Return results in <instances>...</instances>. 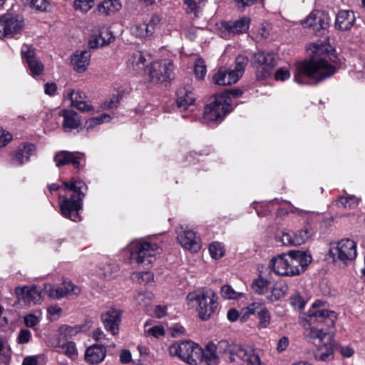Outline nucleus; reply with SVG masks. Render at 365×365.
<instances>
[{
	"label": "nucleus",
	"mask_w": 365,
	"mask_h": 365,
	"mask_svg": "<svg viewBox=\"0 0 365 365\" xmlns=\"http://www.w3.org/2000/svg\"><path fill=\"white\" fill-rule=\"evenodd\" d=\"M122 7L119 0H103L97 6V11L99 14L105 16L113 15Z\"/></svg>",
	"instance_id": "nucleus-30"
},
{
	"label": "nucleus",
	"mask_w": 365,
	"mask_h": 365,
	"mask_svg": "<svg viewBox=\"0 0 365 365\" xmlns=\"http://www.w3.org/2000/svg\"><path fill=\"white\" fill-rule=\"evenodd\" d=\"M173 65L168 60L153 63L148 68V75L154 83L165 81L173 73Z\"/></svg>",
	"instance_id": "nucleus-13"
},
{
	"label": "nucleus",
	"mask_w": 365,
	"mask_h": 365,
	"mask_svg": "<svg viewBox=\"0 0 365 365\" xmlns=\"http://www.w3.org/2000/svg\"><path fill=\"white\" fill-rule=\"evenodd\" d=\"M359 204V199L354 195L340 196L336 200V205L341 208H354Z\"/></svg>",
	"instance_id": "nucleus-36"
},
{
	"label": "nucleus",
	"mask_w": 365,
	"mask_h": 365,
	"mask_svg": "<svg viewBox=\"0 0 365 365\" xmlns=\"http://www.w3.org/2000/svg\"><path fill=\"white\" fill-rule=\"evenodd\" d=\"M312 256L302 251H289L274 257L271 260L273 272L281 276L300 274L311 263Z\"/></svg>",
	"instance_id": "nucleus-3"
},
{
	"label": "nucleus",
	"mask_w": 365,
	"mask_h": 365,
	"mask_svg": "<svg viewBox=\"0 0 365 365\" xmlns=\"http://www.w3.org/2000/svg\"><path fill=\"white\" fill-rule=\"evenodd\" d=\"M222 297L228 299H237L242 297L243 293L235 291L230 285H224L221 288Z\"/></svg>",
	"instance_id": "nucleus-42"
},
{
	"label": "nucleus",
	"mask_w": 365,
	"mask_h": 365,
	"mask_svg": "<svg viewBox=\"0 0 365 365\" xmlns=\"http://www.w3.org/2000/svg\"><path fill=\"white\" fill-rule=\"evenodd\" d=\"M14 292L19 300L29 305L38 304L42 300L41 294L35 286L18 287Z\"/></svg>",
	"instance_id": "nucleus-20"
},
{
	"label": "nucleus",
	"mask_w": 365,
	"mask_h": 365,
	"mask_svg": "<svg viewBox=\"0 0 365 365\" xmlns=\"http://www.w3.org/2000/svg\"><path fill=\"white\" fill-rule=\"evenodd\" d=\"M22 365H38V358L36 356L26 357L22 362Z\"/></svg>",
	"instance_id": "nucleus-64"
},
{
	"label": "nucleus",
	"mask_w": 365,
	"mask_h": 365,
	"mask_svg": "<svg viewBox=\"0 0 365 365\" xmlns=\"http://www.w3.org/2000/svg\"><path fill=\"white\" fill-rule=\"evenodd\" d=\"M355 22V16L352 11L343 10L336 16L335 27L341 31H347L351 28Z\"/></svg>",
	"instance_id": "nucleus-27"
},
{
	"label": "nucleus",
	"mask_w": 365,
	"mask_h": 365,
	"mask_svg": "<svg viewBox=\"0 0 365 365\" xmlns=\"http://www.w3.org/2000/svg\"><path fill=\"white\" fill-rule=\"evenodd\" d=\"M42 319V312L40 309L34 311L33 313L26 314L24 318V324L33 329H36V327L39 324Z\"/></svg>",
	"instance_id": "nucleus-35"
},
{
	"label": "nucleus",
	"mask_w": 365,
	"mask_h": 365,
	"mask_svg": "<svg viewBox=\"0 0 365 365\" xmlns=\"http://www.w3.org/2000/svg\"><path fill=\"white\" fill-rule=\"evenodd\" d=\"M304 320L309 327L305 328V338L318 346L314 356L317 360L327 361L333 354L332 336L323 331V326L332 327L336 319L335 313L324 307L321 300L315 301L312 309L304 314Z\"/></svg>",
	"instance_id": "nucleus-1"
},
{
	"label": "nucleus",
	"mask_w": 365,
	"mask_h": 365,
	"mask_svg": "<svg viewBox=\"0 0 365 365\" xmlns=\"http://www.w3.org/2000/svg\"><path fill=\"white\" fill-rule=\"evenodd\" d=\"M106 351L105 346L94 344L86 350L85 360L91 364H98L104 360Z\"/></svg>",
	"instance_id": "nucleus-26"
},
{
	"label": "nucleus",
	"mask_w": 365,
	"mask_h": 365,
	"mask_svg": "<svg viewBox=\"0 0 365 365\" xmlns=\"http://www.w3.org/2000/svg\"><path fill=\"white\" fill-rule=\"evenodd\" d=\"M178 239L180 245L191 252H197L201 248L200 237L192 230H182Z\"/></svg>",
	"instance_id": "nucleus-21"
},
{
	"label": "nucleus",
	"mask_w": 365,
	"mask_h": 365,
	"mask_svg": "<svg viewBox=\"0 0 365 365\" xmlns=\"http://www.w3.org/2000/svg\"><path fill=\"white\" fill-rule=\"evenodd\" d=\"M156 21H158V18L153 17L148 24H135L130 27V32L133 36L138 38L150 36L155 31Z\"/></svg>",
	"instance_id": "nucleus-25"
},
{
	"label": "nucleus",
	"mask_w": 365,
	"mask_h": 365,
	"mask_svg": "<svg viewBox=\"0 0 365 365\" xmlns=\"http://www.w3.org/2000/svg\"><path fill=\"white\" fill-rule=\"evenodd\" d=\"M110 120V116L106 113L101 115L98 117L91 118L88 122V128L93 127L95 125H99L102 123L107 122Z\"/></svg>",
	"instance_id": "nucleus-51"
},
{
	"label": "nucleus",
	"mask_w": 365,
	"mask_h": 365,
	"mask_svg": "<svg viewBox=\"0 0 365 365\" xmlns=\"http://www.w3.org/2000/svg\"><path fill=\"white\" fill-rule=\"evenodd\" d=\"M21 54L26 59L27 62L34 58V51L28 45H24L21 48Z\"/></svg>",
	"instance_id": "nucleus-62"
},
{
	"label": "nucleus",
	"mask_w": 365,
	"mask_h": 365,
	"mask_svg": "<svg viewBox=\"0 0 365 365\" xmlns=\"http://www.w3.org/2000/svg\"><path fill=\"white\" fill-rule=\"evenodd\" d=\"M260 308H263L260 304L254 302L250 304L245 310H244V316L247 315V317L250 314H255L257 310H260Z\"/></svg>",
	"instance_id": "nucleus-60"
},
{
	"label": "nucleus",
	"mask_w": 365,
	"mask_h": 365,
	"mask_svg": "<svg viewBox=\"0 0 365 365\" xmlns=\"http://www.w3.org/2000/svg\"><path fill=\"white\" fill-rule=\"evenodd\" d=\"M57 347L59 349L58 351L60 353L65 354L69 358H73L77 356L76 344L72 341L58 344Z\"/></svg>",
	"instance_id": "nucleus-39"
},
{
	"label": "nucleus",
	"mask_w": 365,
	"mask_h": 365,
	"mask_svg": "<svg viewBox=\"0 0 365 365\" xmlns=\"http://www.w3.org/2000/svg\"><path fill=\"white\" fill-rule=\"evenodd\" d=\"M259 317V326L262 328H266L269 324L270 322V314L267 309L264 307L260 308V310L258 312Z\"/></svg>",
	"instance_id": "nucleus-47"
},
{
	"label": "nucleus",
	"mask_w": 365,
	"mask_h": 365,
	"mask_svg": "<svg viewBox=\"0 0 365 365\" xmlns=\"http://www.w3.org/2000/svg\"><path fill=\"white\" fill-rule=\"evenodd\" d=\"M114 40V36L111 31L105 28L100 32L99 35H93L89 41V45L91 48H98L109 44Z\"/></svg>",
	"instance_id": "nucleus-28"
},
{
	"label": "nucleus",
	"mask_w": 365,
	"mask_h": 365,
	"mask_svg": "<svg viewBox=\"0 0 365 365\" xmlns=\"http://www.w3.org/2000/svg\"><path fill=\"white\" fill-rule=\"evenodd\" d=\"M110 120V116L106 113L101 115L98 117L91 118L88 122V128L93 127L95 125H99L102 123L107 122Z\"/></svg>",
	"instance_id": "nucleus-52"
},
{
	"label": "nucleus",
	"mask_w": 365,
	"mask_h": 365,
	"mask_svg": "<svg viewBox=\"0 0 365 365\" xmlns=\"http://www.w3.org/2000/svg\"><path fill=\"white\" fill-rule=\"evenodd\" d=\"M82 155H80L79 153L63 150L55 155L54 161L56 162L57 167H61L71 163L75 168L79 169L82 167Z\"/></svg>",
	"instance_id": "nucleus-24"
},
{
	"label": "nucleus",
	"mask_w": 365,
	"mask_h": 365,
	"mask_svg": "<svg viewBox=\"0 0 365 365\" xmlns=\"http://www.w3.org/2000/svg\"><path fill=\"white\" fill-rule=\"evenodd\" d=\"M136 304L143 307L150 306L153 300V294L150 292H140L135 297Z\"/></svg>",
	"instance_id": "nucleus-41"
},
{
	"label": "nucleus",
	"mask_w": 365,
	"mask_h": 365,
	"mask_svg": "<svg viewBox=\"0 0 365 365\" xmlns=\"http://www.w3.org/2000/svg\"><path fill=\"white\" fill-rule=\"evenodd\" d=\"M331 252L343 262L353 260L356 256V244L352 240L343 239L331 249Z\"/></svg>",
	"instance_id": "nucleus-16"
},
{
	"label": "nucleus",
	"mask_w": 365,
	"mask_h": 365,
	"mask_svg": "<svg viewBox=\"0 0 365 365\" xmlns=\"http://www.w3.org/2000/svg\"><path fill=\"white\" fill-rule=\"evenodd\" d=\"M59 331L61 334L64 335L65 336H72L76 333V330L73 327L68 325H62L59 328Z\"/></svg>",
	"instance_id": "nucleus-61"
},
{
	"label": "nucleus",
	"mask_w": 365,
	"mask_h": 365,
	"mask_svg": "<svg viewBox=\"0 0 365 365\" xmlns=\"http://www.w3.org/2000/svg\"><path fill=\"white\" fill-rule=\"evenodd\" d=\"M329 15L321 10H315L302 22L304 28H311L314 32L319 33L327 29L329 25Z\"/></svg>",
	"instance_id": "nucleus-15"
},
{
	"label": "nucleus",
	"mask_w": 365,
	"mask_h": 365,
	"mask_svg": "<svg viewBox=\"0 0 365 365\" xmlns=\"http://www.w3.org/2000/svg\"><path fill=\"white\" fill-rule=\"evenodd\" d=\"M145 58L140 51H135L130 56L128 63L134 70H142L145 67Z\"/></svg>",
	"instance_id": "nucleus-37"
},
{
	"label": "nucleus",
	"mask_w": 365,
	"mask_h": 365,
	"mask_svg": "<svg viewBox=\"0 0 365 365\" xmlns=\"http://www.w3.org/2000/svg\"><path fill=\"white\" fill-rule=\"evenodd\" d=\"M131 279L138 284H148L153 280V274L149 272H133L131 274Z\"/></svg>",
	"instance_id": "nucleus-40"
},
{
	"label": "nucleus",
	"mask_w": 365,
	"mask_h": 365,
	"mask_svg": "<svg viewBox=\"0 0 365 365\" xmlns=\"http://www.w3.org/2000/svg\"><path fill=\"white\" fill-rule=\"evenodd\" d=\"M217 346L212 342H209L205 350L202 349L203 356L202 361H205L209 365L216 364L218 361V358L216 354Z\"/></svg>",
	"instance_id": "nucleus-33"
},
{
	"label": "nucleus",
	"mask_w": 365,
	"mask_h": 365,
	"mask_svg": "<svg viewBox=\"0 0 365 365\" xmlns=\"http://www.w3.org/2000/svg\"><path fill=\"white\" fill-rule=\"evenodd\" d=\"M160 252V248L155 243L148 242H138L131 248V259L135 262L151 264L155 260V257Z\"/></svg>",
	"instance_id": "nucleus-10"
},
{
	"label": "nucleus",
	"mask_w": 365,
	"mask_h": 365,
	"mask_svg": "<svg viewBox=\"0 0 365 365\" xmlns=\"http://www.w3.org/2000/svg\"><path fill=\"white\" fill-rule=\"evenodd\" d=\"M31 338V333L29 329H21L17 339L16 342L18 344H26L28 343Z\"/></svg>",
	"instance_id": "nucleus-50"
},
{
	"label": "nucleus",
	"mask_w": 365,
	"mask_h": 365,
	"mask_svg": "<svg viewBox=\"0 0 365 365\" xmlns=\"http://www.w3.org/2000/svg\"><path fill=\"white\" fill-rule=\"evenodd\" d=\"M170 331L173 337H179L185 332V329L180 324H175L170 328Z\"/></svg>",
	"instance_id": "nucleus-59"
},
{
	"label": "nucleus",
	"mask_w": 365,
	"mask_h": 365,
	"mask_svg": "<svg viewBox=\"0 0 365 365\" xmlns=\"http://www.w3.org/2000/svg\"><path fill=\"white\" fill-rule=\"evenodd\" d=\"M93 0H75L73 7L76 11L86 13L93 7Z\"/></svg>",
	"instance_id": "nucleus-44"
},
{
	"label": "nucleus",
	"mask_w": 365,
	"mask_h": 365,
	"mask_svg": "<svg viewBox=\"0 0 365 365\" xmlns=\"http://www.w3.org/2000/svg\"><path fill=\"white\" fill-rule=\"evenodd\" d=\"M148 334L149 335L153 336L155 338H158L165 334V330L164 328L161 326H155L148 330Z\"/></svg>",
	"instance_id": "nucleus-57"
},
{
	"label": "nucleus",
	"mask_w": 365,
	"mask_h": 365,
	"mask_svg": "<svg viewBox=\"0 0 365 365\" xmlns=\"http://www.w3.org/2000/svg\"><path fill=\"white\" fill-rule=\"evenodd\" d=\"M169 353L191 365L202 362L203 356L202 349L192 341L174 343L169 347Z\"/></svg>",
	"instance_id": "nucleus-8"
},
{
	"label": "nucleus",
	"mask_w": 365,
	"mask_h": 365,
	"mask_svg": "<svg viewBox=\"0 0 365 365\" xmlns=\"http://www.w3.org/2000/svg\"><path fill=\"white\" fill-rule=\"evenodd\" d=\"M46 292L51 298L59 299L66 297H76L81 292V287L75 285L71 281H63L58 287H54L51 284L45 287Z\"/></svg>",
	"instance_id": "nucleus-14"
},
{
	"label": "nucleus",
	"mask_w": 365,
	"mask_h": 365,
	"mask_svg": "<svg viewBox=\"0 0 365 365\" xmlns=\"http://www.w3.org/2000/svg\"><path fill=\"white\" fill-rule=\"evenodd\" d=\"M187 305L196 310L200 319H209L218 307L217 294L209 288H202L190 292L187 297Z\"/></svg>",
	"instance_id": "nucleus-5"
},
{
	"label": "nucleus",
	"mask_w": 365,
	"mask_h": 365,
	"mask_svg": "<svg viewBox=\"0 0 365 365\" xmlns=\"http://www.w3.org/2000/svg\"><path fill=\"white\" fill-rule=\"evenodd\" d=\"M250 24V19L242 17L234 22H223L221 27V36L230 38L235 34L247 32Z\"/></svg>",
	"instance_id": "nucleus-18"
},
{
	"label": "nucleus",
	"mask_w": 365,
	"mask_h": 365,
	"mask_svg": "<svg viewBox=\"0 0 365 365\" xmlns=\"http://www.w3.org/2000/svg\"><path fill=\"white\" fill-rule=\"evenodd\" d=\"M61 308L57 305H52L48 307L47 312L49 314L48 318L51 320L57 319L61 314Z\"/></svg>",
	"instance_id": "nucleus-54"
},
{
	"label": "nucleus",
	"mask_w": 365,
	"mask_h": 365,
	"mask_svg": "<svg viewBox=\"0 0 365 365\" xmlns=\"http://www.w3.org/2000/svg\"><path fill=\"white\" fill-rule=\"evenodd\" d=\"M333 51L329 43L322 42L314 43L312 46V52L316 56L324 55V56L319 59L313 58L308 62L302 63L294 75V81L299 84L302 83L301 78L304 75L319 82L334 75L336 68L332 63H336L337 58L333 53H331Z\"/></svg>",
	"instance_id": "nucleus-2"
},
{
	"label": "nucleus",
	"mask_w": 365,
	"mask_h": 365,
	"mask_svg": "<svg viewBox=\"0 0 365 365\" xmlns=\"http://www.w3.org/2000/svg\"><path fill=\"white\" fill-rule=\"evenodd\" d=\"M24 24V20L19 16L5 14L0 17V38L13 37L19 34Z\"/></svg>",
	"instance_id": "nucleus-12"
},
{
	"label": "nucleus",
	"mask_w": 365,
	"mask_h": 365,
	"mask_svg": "<svg viewBox=\"0 0 365 365\" xmlns=\"http://www.w3.org/2000/svg\"><path fill=\"white\" fill-rule=\"evenodd\" d=\"M91 54L89 51H76L70 58V63L77 73H84L90 64Z\"/></svg>",
	"instance_id": "nucleus-22"
},
{
	"label": "nucleus",
	"mask_w": 365,
	"mask_h": 365,
	"mask_svg": "<svg viewBox=\"0 0 365 365\" xmlns=\"http://www.w3.org/2000/svg\"><path fill=\"white\" fill-rule=\"evenodd\" d=\"M11 139L12 135L9 133H5L1 128H0V148L6 145Z\"/></svg>",
	"instance_id": "nucleus-58"
},
{
	"label": "nucleus",
	"mask_w": 365,
	"mask_h": 365,
	"mask_svg": "<svg viewBox=\"0 0 365 365\" xmlns=\"http://www.w3.org/2000/svg\"><path fill=\"white\" fill-rule=\"evenodd\" d=\"M312 235L309 227H305L294 233L282 232L280 240L286 246H299L306 243Z\"/></svg>",
	"instance_id": "nucleus-19"
},
{
	"label": "nucleus",
	"mask_w": 365,
	"mask_h": 365,
	"mask_svg": "<svg viewBox=\"0 0 365 365\" xmlns=\"http://www.w3.org/2000/svg\"><path fill=\"white\" fill-rule=\"evenodd\" d=\"M284 294V292L282 287L276 284H274L270 292V294L267 296V299L272 302L277 301L282 298Z\"/></svg>",
	"instance_id": "nucleus-48"
},
{
	"label": "nucleus",
	"mask_w": 365,
	"mask_h": 365,
	"mask_svg": "<svg viewBox=\"0 0 365 365\" xmlns=\"http://www.w3.org/2000/svg\"><path fill=\"white\" fill-rule=\"evenodd\" d=\"M248 61L246 56H238L235 60V68H220L212 76L213 82L219 86H230L236 83L242 76Z\"/></svg>",
	"instance_id": "nucleus-7"
},
{
	"label": "nucleus",
	"mask_w": 365,
	"mask_h": 365,
	"mask_svg": "<svg viewBox=\"0 0 365 365\" xmlns=\"http://www.w3.org/2000/svg\"><path fill=\"white\" fill-rule=\"evenodd\" d=\"M66 190L73 192L70 197H63L59 195L60 210L62 215L71 219L73 222L80 220L78 212L82 208V201L84 197L83 188L86 185L81 180L72 179L69 182H63Z\"/></svg>",
	"instance_id": "nucleus-4"
},
{
	"label": "nucleus",
	"mask_w": 365,
	"mask_h": 365,
	"mask_svg": "<svg viewBox=\"0 0 365 365\" xmlns=\"http://www.w3.org/2000/svg\"><path fill=\"white\" fill-rule=\"evenodd\" d=\"M207 73L206 66L202 59L199 58L195 63V73L199 79H203Z\"/></svg>",
	"instance_id": "nucleus-46"
},
{
	"label": "nucleus",
	"mask_w": 365,
	"mask_h": 365,
	"mask_svg": "<svg viewBox=\"0 0 365 365\" xmlns=\"http://www.w3.org/2000/svg\"><path fill=\"white\" fill-rule=\"evenodd\" d=\"M87 96L79 90L68 88L63 93L64 101H68L71 106L81 111H91L93 107L86 101Z\"/></svg>",
	"instance_id": "nucleus-17"
},
{
	"label": "nucleus",
	"mask_w": 365,
	"mask_h": 365,
	"mask_svg": "<svg viewBox=\"0 0 365 365\" xmlns=\"http://www.w3.org/2000/svg\"><path fill=\"white\" fill-rule=\"evenodd\" d=\"M119 358L122 364H128L132 361L131 352L128 349H123L120 353Z\"/></svg>",
	"instance_id": "nucleus-56"
},
{
	"label": "nucleus",
	"mask_w": 365,
	"mask_h": 365,
	"mask_svg": "<svg viewBox=\"0 0 365 365\" xmlns=\"http://www.w3.org/2000/svg\"><path fill=\"white\" fill-rule=\"evenodd\" d=\"M274 76L276 80L283 81L289 78L290 73L288 70L281 68L277 70Z\"/></svg>",
	"instance_id": "nucleus-55"
},
{
	"label": "nucleus",
	"mask_w": 365,
	"mask_h": 365,
	"mask_svg": "<svg viewBox=\"0 0 365 365\" xmlns=\"http://www.w3.org/2000/svg\"><path fill=\"white\" fill-rule=\"evenodd\" d=\"M219 349L223 350L225 358L235 365L246 362L247 365H262L259 354L252 347H243L236 344H229L226 341L218 343Z\"/></svg>",
	"instance_id": "nucleus-6"
},
{
	"label": "nucleus",
	"mask_w": 365,
	"mask_h": 365,
	"mask_svg": "<svg viewBox=\"0 0 365 365\" xmlns=\"http://www.w3.org/2000/svg\"><path fill=\"white\" fill-rule=\"evenodd\" d=\"M270 282L259 275L257 279H254L252 283V290L261 295H264L268 292L269 286Z\"/></svg>",
	"instance_id": "nucleus-34"
},
{
	"label": "nucleus",
	"mask_w": 365,
	"mask_h": 365,
	"mask_svg": "<svg viewBox=\"0 0 365 365\" xmlns=\"http://www.w3.org/2000/svg\"><path fill=\"white\" fill-rule=\"evenodd\" d=\"M289 346V339L287 336L281 337L277 343V350L279 352L284 351Z\"/></svg>",
	"instance_id": "nucleus-63"
},
{
	"label": "nucleus",
	"mask_w": 365,
	"mask_h": 365,
	"mask_svg": "<svg viewBox=\"0 0 365 365\" xmlns=\"http://www.w3.org/2000/svg\"><path fill=\"white\" fill-rule=\"evenodd\" d=\"M228 93H224L216 98L215 101L205 107L203 120L206 122L222 120L225 115L231 110Z\"/></svg>",
	"instance_id": "nucleus-9"
},
{
	"label": "nucleus",
	"mask_w": 365,
	"mask_h": 365,
	"mask_svg": "<svg viewBox=\"0 0 365 365\" xmlns=\"http://www.w3.org/2000/svg\"><path fill=\"white\" fill-rule=\"evenodd\" d=\"M105 328L113 335L118 333V325L121 320V311L111 308L101 317Z\"/></svg>",
	"instance_id": "nucleus-23"
},
{
	"label": "nucleus",
	"mask_w": 365,
	"mask_h": 365,
	"mask_svg": "<svg viewBox=\"0 0 365 365\" xmlns=\"http://www.w3.org/2000/svg\"><path fill=\"white\" fill-rule=\"evenodd\" d=\"M209 252L212 258L220 259L224 255L225 249L221 243L215 242L210 245Z\"/></svg>",
	"instance_id": "nucleus-43"
},
{
	"label": "nucleus",
	"mask_w": 365,
	"mask_h": 365,
	"mask_svg": "<svg viewBox=\"0 0 365 365\" xmlns=\"http://www.w3.org/2000/svg\"><path fill=\"white\" fill-rule=\"evenodd\" d=\"M253 64L256 66L257 76L259 78H265L271 74L276 65L274 54L258 51L253 55Z\"/></svg>",
	"instance_id": "nucleus-11"
},
{
	"label": "nucleus",
	"mask_w": 365,
	"mask_h": 365,
	"mask_svg": "<svg viewBox=\"0 0 365 365\" xmlns=\"http://www.w3.org/2000/svg\"><path fill=\"white\" fill-rule=\"evenodd\" d=\"M195 101V97L190 91H187L185 88L179 89L177 91L176 103L179 108L186 110L192 106Z\"/></svg>",
	"instance_id": "nucleus-32"
},
{
	"label": "nucleus",
	"mask_w": 365,
	"mask_h": 365,
	"mask_svg": "<svg viewBox=\"0 0 365 365\" xmlns=\"http://www.w3.org/2000/svg\"><path fill=\"white\" fill-rule=\"evenodd\" d=\"M30 7L38 11H45L47 9L48 3L46 0H26Z\"/></svg>",
	"instance_id": "nucleus-49"
},
{
	"label": "nucleus",
	"mask_w": 365,
	"mask_h": 365,
	"mask_svg": "<svg viewBox=\"0 0 365 365\" xmlns=\"http://www.w3.org/2000/svg\"><path fill=\"white\" fill-rule=\"evenodd\" d=\"M205 0H185L187 13H193L195 16L201 11Z\"/></svg>",
	"instance_id": "nucleus-38"
},
{
	"label": "nucleus",
	"mask_w": 365,
	"mask_h": 365,
	"mask_svg": "<svg viewBox=\"0 0 365 365\" xmlns=\"http://www.w3.org/2000/svg\"><path fill=\"white\" fill-rule=\"evenodd\" d=\"M34 151L35 146L34 145H24L23 147L19 148L14 154L12 159L13 163L17 165H22L29 159L30 156L34 153Z\"/></svg>",
	"instance_id": "nucleus-31"
},
{
	"label": "nucleus",
	"mask_w": 365,
	"mask_h": 365,
	"mask_svg": "<svg viewBox=\"0 0 365 365\" xmlns=\"http://www.w3.org/2000/svg\"><path fill=\"white\" fill-rule=\"evenodd\" d=\"M29 68L33 75L39 76L43 71V65L36 58H31L28 62Z\"/></svg>",
	"instance_id": "nucleus-45"
},
{
	"label": "nucleus",
	"mask_w": 365,
	"mask_h": 365,
	"mask_svg": "<svg viewBox=\"0 0 365 365\" xmlns=\"http://www.w3.org/2000/svg\"><path fill=\"white\" fill-rule=\"evenodd\" d=\"M291 304L295 308L298 309H302L304 307L306 302L304 299L299 294H294L290 299Z\"/></svg>",
	"instance_id": "nucleus-53"
},
{
	"label": "nucleus",
	"mask_w": 365,
	"mask_h": 365,
	"mask_svg": "<svg viewBox=\"0 0 365 365\" xmlns=\"http://www.w3.org/2000/svg\"><path fill=\"white\" fill-rule=\"evenodd\" d=\"M60 115L63 118L62 125L66 130L77 128L81 124L80 117L73 110H63L60 113Z\"/></svg>",
	"instance_id": "nucleus-29"
}]
</instances>
